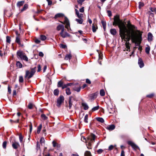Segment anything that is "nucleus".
Masks as SVG:
<instances>
[{"label":"nucleus","mask_w":156,"mask_h":156,"mask_svg":"<svg viewBox=\"0 0 156 156\" xmlns=\"http://www.w3.org/2000/svg\"><path fill=\"white\" fill-rule=\"evenodd\" d=\"M114 21L112 25L115 26H118L119 29L120 36L122 39H126V36L130 37L133 42L137 44V45L139 46L138 49L141 51L142 47L140 44L142 41L143 32L138 30L135 31L132 30L131 32L130 30L127 29L126 26V22L120 20L119 15H116L114 16Z\"/></svg>","instance_id":"1"},{"label":"nucleus","mask_w":156,"mask_h":156,"mask_svg":"<svg viewBox=\"0 0 156 156\" xmlns=\"http://www.w3.org/2000/svg\"><path fill=\"white\" fill-rule=\"evenodd\" d=\"M36 68V67H35L32 68L30 72L29 70L26 71L25 78H27V79H29L31 78L35 73Z\"/></svg>","instance_id":"2"},{"label":"nucleus","mask_w":156,"mask_h":156,"mask_svg":"<svg viewBox=\"0 0 156 156\" xmlns=\"http://www.w3.org/2000/svg\"><path fill=\"white\" fill-rule=\"evenodd\" d=\"M17 55L18 58H20L22 60L27 61L28 58L27 56L25 55L23 51H18L17 52Z\"/></svg>","instance_id":"3"},{"label":"nucleus","mask_w":156,"mask_h":156,"mask_svg":"<svg viewBox=\"0 0 156 156\" xmlns=\"http://www.w3.org/2000/svg\"><path fill=\"white\" fill-rule=\"evenodd\" d=\"M96 136L93 134H91V135L87 137V142H88L89 145L90 146L91 143L94 141Z\"/></svg>","instance_id":"4"},{"label":"nucleus","mask_w":156,"mask_h":156,"mask_svg":"<svg viewBox=\"0 0 156 156\" xmlns=\"http://www.w3.org/2000/svg\"><path fill=\"white\" fill-rule=\"evenodd\" d=\"M60 35L63 38H65L67 37H70V35L68 34L65 29L61 31L59 33Z\"/></svg>","instance_id":"5"},{"label":"nucleus","mask_w":156,"mask_h":156,"mask_svg":"<svg viewBox=\"0 0 156 156\" xmlns=\"http://www.w3.org/2000/svg\"><path fill=\"white\" fill-rule=\"evenodd\" d=\"M64 100V97L62 96H60L57 100V106L58 107H60L62 103L63 102Z\"/></svg>","instance_id":"6"},{"label":"nucleus","mask_w":156,"mask_h":156,"mask_svg":"<svg viewBox=\"0 0 156 156\" xmlns=\"http://www.w3.org/2000/svg\"><path fill=\"white\" fill-rule=\"evenodd\" d=\"M60 22L63 24H66L65 28L68 29L69 27L70 26V24L69 20L67 17L65 16V20L64 22L62 21H60Z\"/></svg>","instance_id":"7"},{"label":"nucleus","mask_w":156,"mask_h":156,"mask_svg":"<svg viewBox=\"0 0 156 156\" xmlns=\"http://www.w3.org/2000/svg\"><path fill=\"white\" fill-rule=\"evenodd\" d=\"M128 144L131 145L132 147L134 150H136L137 149H140L139 147L135 143L131 141H128Z\"/></svg>","instance_id":"8"},{"label":"nucleus","mask_w":156,"mask_h":156,"mask_svg":"<svg viewBox=\"0 0 156 156\" xmlns=\"http://www.w3.org/2000/svg\"><path fill=\"white\" fill-rule=\"evenodd\" d=\"M98 93V92L90 94L88 96L91 100H94L95 99L97 96Z\"/></svg>","instance_id":"9"},{"label":"nucleus","mask_w":156,"mask_h":156,"mask_svg":"<svg viewBox=\"0 0 156 156\" xmlns=\"http://www.w3.org/2000/svg\"><path fill=\"white\" fill-rule=\"evenodd\" d=\"M138 64L140 68L143 67L144 66L143 61L141 58H139L138 59Z\"/></svg>","instance_id":"10"},{"label":"nucleus","mask_w":156,"mask_h":156,"mask_svg":"<svg viewBox=\"0 0 156 156\" xmlns=\"http://www.w3.org/2000/svg\"><path fill=\"white\" fill-rule=\"evenodd\" d=\"M153 36L150 32L148 33L147 34V40L148 41L151 42L152 41L153 39Z\"/></svg>","instance_id":"11"},{"label":"nucleus","mask_w":156,"mask_h":156,"mask_svg":"<svg viewBox=\"0 0 156 156\" xmlns=\"http://www.w3.org/2000/svg\"><path fill=\"white\" fill-rule=\"evenodd\" d=\"M56 29L58 31L63 30L64 29V26L63 24L58 25L56 27Z\"/></svg>","instance_id":"12"},{"label":"nucleus","mask_w":156,"mask_h":156,"mask_svg":"<svg viewBox=\"0 0 156 156\" xmlns=\"http://www.w3.org/2000/svg\"><path fill=\"white\" fill-rule=\"evenodd\" d=\"M12 146L14 149H16L20 147V145L18 142H14L12 143Z\"/></svg>","instance_id":"13"},{"label":"nucleus","mask_w":156,"mask_h":156,"mask_svg":"<svg viewBox=\"0 0 156 156\" xmlns=\"http://www.w3.org/2000/svg\"><path fill=\"white\" fill-rule=\"evenodd\" d=\"M115 126L114 125H111L107 126L106 128L108 130L111 131L112 130L115 129Z\"/></svg>","instance_id":"14"},{"label":"nucleus","mask_w":156,"mask_h":156,"mask_svg":"<svg viewBox=\"0 0 156 156\" xmlns=\"http://www.w3.org/2000/svg\"><path fill=\"white\" fill-rule=\"evenodd\" d=\"M15 41L16 43H18V44L20 45V46H23V45L21 43L20 41V38L19 36L17 35V36H16Z\"/></svg>","instance_id":"15"},{"label":"nucleus","mask_w":156,"mask_h":156,"mask_svg":"<svg viewBox=\"0 0 156 156\" xmlns=\"http://www.w3.org/2000/svg\"><path fill=\"white\" fill-rule=\"evenodd\" d=\"M82 105L85 110H87L89 108V106L85 102H83L82 103Z\"/></svg>","instance_id":"16"},{"label":"nucleus","mask_w":156,"mask_h":156,"mask_svg":"<svg viewBox=\"0 0 156 156\" xmlns=\"http://www.w3.org/2000/svg\"><path fill=\"white\" fill-rule=\"evenodd\" d=\"M98 53L99 55L98 62L101 65V61L100 60L102 59V54L101 53H99V52H98Z\"/></svg>","instance_id":"17"},{"label":"nucleus","mask_w":156,"mask_h":156,"mask_svg":"<svg viewBox=\"0 0 156 156\" xmlns=\"http://www.w3.org/2000/svg\"><path fill=\"white\" fill-rule=\"evenodd\" d=\"M64 16V14L62 13H58L56 14L55 17L54 18L55 19H57L58 18H60L61 17H63Z\"/></svg>","instance_id":"18"},{"label":"nucleus","mask_w":156,"mask_h":156,"mask_svg":"<svg viewBox=\"0 0 156 156\" xmlns=\"http://www.w3.org/2000/svg\"><path fill=\"white\" fill-rule=\"evenodd\" d=\"M72 57V55L70 53L69 54H67L66 55L64 59L66 60H67L68 59L69 60L71 59Z\"/></svg>","instance_id":"19"},{"label":"nucleus","mask_w":156,"mask_h":156,"mask_svg":"<svg viewBox=\"0 0 156 156\" xmlns=\"http://www.w3.org/2000/svg\"><path fill=\"white\" fill-rule=\"evenodd\" d=\"M72 98H73V97L72 96H70L69 97V108L70 109L71 108L72 106V104H73V102L72 101Z\"/></svg>","instance_id":"20"},{"label":"nucleus","mask_w":156,"mask_h":156,"mask_svg":"<svg viewBox=\"0 0 156 156\" xmlns=\"http://www.w3.org/2000/svg\"><path fill=\"white\" fill-rule=\"evenodd\" d=\"M126 46V50L129 51L130 49V44L129 42H126L125 43Z\"/></svg>","instance_id":"21"},{"label":"nucleus","mask_w":156,"mask_h":156,"mask_svg":"<svg viewBox=\"0 0 156 156\" xmlns=\"http://www.w3.org/2000/svg\"><path fill=\"white\" fill-rule=\"evenodd\" d=\"M24 3V1L18 2L17 3V6L18 7L20 8L23 5Z\"/></svg>","instance_id":"22"},{"label":"nucleus","mask_w":156,"mask_h":156,"mask_svg":"<svg viewBox=\"0 0 156 156\" xmlns=\"http://www.w3.org/2000/svg\"><path fill=\"white\" fill-rule=\"evenodd\" d=\"M52 144H53V146L54 147H57L59 148L60 147V145L57 143L55 141H53Z\"/></svg>","instance_id":"23"},{"label":"nucleus","mask_w":156,"mask_h":156,"mask_svg":"<svg viewBox=\"0 0 156 156\" xmlns=\"http://www.w3.org/2000/svg\"><path fill=\"white\" fill-rule=\"evenodd\" d=\"M110 32L111 34L113 35H115L117 33L115 29H111Z\"/></svg>","instance_id":"24"},{"label":"nucleus","mask_w":156,"mask_h":156,"mask_svg":"<svg viewBox=\"0 0 156 156\" xmlns=\"http://www.w3.org/2000/svg\"><path fill=\"white\" fill-rule=\"evenodd\" d=\"M150 47L148 45L145 48V51L146 53L147 54H149L150 51Z\"/></svg>","instance_id":"25"},{"label":"nucleus","mask_w":156,"mask_h":156,"mask_svg":"<svg viewBox=\"0 0 156 156\" xmlns=\"http://www.w3.org/2000/svg\"><path fill=\"white\" fill-rule=\"evenodd\" d=\"M98 27L96 25H94V23L92 24V29L93 32H95L96 31Z\"/></svg>","instance_id":"26"},{"label":"nucleus","mask_w":156,"mask_h":156,"mask_svg":"<svg viewBox=\"0 0 156 156\" xmlns=\"http://www.w3.org/2000/svg\"><path fill=\"white\" fill-rule=\"evenodd\" d=\"M73 88L74 90L77 92H79L80 91L81 87L80 86H75Z\"/></svg>","instance_id":"27"},{"label":"nucleus","mask_w":156,"mask_h":156,"mask_svg":"<svg viewBox=\"0 0 156 156\" xmlns=\"http://www.w3.org/2000/svg\"><path fill=\"white\" fill-rule=\"evenodd\" d=\"M16 65L17 67L20 68L22 67V64L19 61L16 62Z\"/></svg>","instance_id":"28"},{"label":"nucleus","mask_w":156,"mask_h":156,"mask_svg":"<svg viewBox=\"0 0 156 156\" xmlns=\"http://www.w3.org/2000/svg\"><path fill=\"white\" fill-rule=\"evenodd\" d=\"M96 119L97 121L101 123H103L104 122V119L102 118L98 117L96 118Z\"/></svg>","instance_id":"29"},{"label":"nucleus","mask_w":156,"mask_h":156,"mask_svg":"<svg viewBox=\"0 0 156 156\" xmlns=\"http://www.w3.org/2000/svg\"><path fill=\"white\" fill-rule=\"evenodd\" d=\"M76 21L80 24H82L83 21V19L80 18V19H76Z\"/></svg>","instance_id":"30"},{"label":"nucleus","mask_w":156,"mask_h":156,"mask_svg":"<svg viewBox=\"0 0 156 156\" xmlns=\"http://www.w3.org/2000/svg\"><path fill=\"white\" fill-rule=\"evenodd\" d=\"M66 93L68 95H69L71 94V92L69 88H67L66 90Z\"/></svg>","instance_id":"31"},{"label":"nucleus","mask_w":156,"mask_h":156,"mask_svg":"<svg viewBox=\"0 0 156 156\" xmlns=\"http://www.w3.org/2000/svg\"><path fill=\"white\" fill-rule=\"evenodd\" d=\"M91 154L90 151H86L84 153V156H91Z\"/></svg>","instance_id":"32"},{"label":"nucleus","mask_w":156,"mask_h":156,"mask_svg":"<svg viewBox=\"0 0 156 156\" xmlns=\"http://www.w3.org/2000/svg\"><path fill=\"white\" fill-rule=\"evenodd\" d=\"M28 7V5L27 4H25L23 8L21 9V11L23 12L25 10H26L27 9Z\"/></svg>","instance_id":"33"},{"label":"nucleus","mask_w":156,"mask_h":156,"mask_svg":"<svg viewBox=\"0 0 156 156\" xmlns=\"http://www.w3.org/2000/svg\"><path fill=\"white\" fill-rule=\"evenodd\" d=\"M41 117L42 119L44 120H47L48 119V117L46 116L44 114H42L41 115Z\"/></svg>","instance_id":"34"},{"label":"nucleus","mask_w":156,"mask_h":156,"mask_svg":"<svg viewBox=\"0 0 156 156\" xmlns=\"http://www.w3.org/2000/svg\"><path fill=\"white\" fill-rule=\"evenodd\" d=\"M88 115L87 114H86L84 116V121L85 123L88 122Z\"/></svg>","instance_id":"35"},{"label":"nucleus","mask_w":156,"mask_h":156,"mask_svg":"<svg viewBox=\"0 0 156 156\" xmlns=\"http://www.w3.org/2000/svg\"><path fill=\"white\" fill-rule=\"evenodd\" d=\"M42 124H41L38 127L37 131V133L39 134L40 133L41 130V128H42Z\"/></svg>","instance_id":"36"},{"label":"nucleus","mask_w":156,"mask_h":156,"mask_svg":"<svg viewBox=\"0 0 156 156\" xmlns=\"http://www.w3.org/2000/svg\"><path fill=\"white\" fill-rule=\"evenodd\" d=\"M63 83V82L62 81H59L58 83V87H62Z\"/></svg>","instance_id":"37"},{"label":"nucleus","mask_w":156,"mask_h":156,"mask_svg":"<svg viewBox=\"0 0 156 156\" xmlns=\"http://www.w3.org/2000/svg\"><path fill=\"white\" fill-rule=\"evenodd\" d=\"M40 39L42 41H44L46 39V37L44 35H41L40 37Z\"/></svg>","instance_id":"38"},{"label":"nucleus","mask_w":156,"mask_h":156,"mask_svg":"<svg viewBox=\"0 0 156 156\" xmlns=\"http://www.w3.org/2000/svg\"><path fill=\"white\" fill-rule=\"evenodd\" d=\"M99 108V105H97L96 106H95V107H93L92 109V111H96V110H98V109Z\"/></svg>","instance_id":"39"},{"label":"nucleus","mask_w":156,"mask_h":156,"mask_svg":"<svg viewBox=\"0 0 156 156\" xmlns=\"http://www.w3.org/2000/svg\"><path fill=\"white\" fill-rule=\"evenodd\" d=\"M71 85V83H68L67 84H65L63 85L62 86V89H64L65 88H66L68 86H70Z\"/></svg>","instance_id":"40"},{"label":"nucleus","mask_w":156,"mask_h":156,"mask_svg":"<svg viewBox=\"0 0 156 156\" xmlns=\"http://www.w3.org/2000/svg\"><path fill=\"white\" fill-rule=\"evenodd\" d=\"M59 90L58 89L54 90V94L55 95H58L59 94Z\"/></svg>","instance_id":"41"},{"label":"nucleus","mask_w":156,"mask_h":156,"mask_svg":"<svg viewBox=\"0 0 156 156\" xmlns=\"http://www.w3.org/2000/svg\"><path fill=\"white\" fill-rule=\"evenodd\" d=\"M100 94L101 96H103L105 95V92L104 90H100Z\"/></svg>","instance_id":"42"},{"label":"nucleus","mask_w":156,"mask_h":156,"mask_svg":"<svg viewBox=\"0 0 156 156\" xmlns=\"http://www.w3.org/2000/svg\"><path fill=\"white\" fill-rule=\"evenodd\" d=\"M139 8L140 9L142 7H143L144 5V4L143 2H140L139 3Z\"/></svg>","instance_id":"43"},{"label":"nucleus","mask_w":156,"mask_h":156,"mask_svg":"<svg viewBox=\"0 0 156 156\" xmlns=\"http://www.w3.org/2000/svg\"><path fill=\"white\" fill-rule=\"evenodd\" d=\"M77 16L79 18H81L82 19V18L83 16V14L82 13H80L79 12H78V13H77L76 14Z\"/></svg>","instance_id":"44"},{"label":"nucleus","mask_w":156,"mask_h":156,"mask_svg":"<svg viewBox=\"0 0 156 156\" xmlns=\"http://www.w3.org/2000/svg\"><path fill=\"white\" fill-rule=\"evenodd\" d=\"M101 23L103 27V28L105 30L106 27V23L104 21H102Z\"/></svg>","instance_id":"45"},{"label":"nucleus","mask_w":156,"mask_h":156,"mask_svg":"<svg viewBox=\"0 0 156 156\" xmlns=\"http://www.w3.org/2000/svg\"><path fill=\"white\" fill-rule=\"evenodd\" d=\"M23 79L22 76H20L19 77V82L20 83H23Z\"/></svg>","instance_id":"46"},{"label":"nucleus","mask_w":156,"mask_h":156,"mask_svg":"<svg viewBox=\"0 0 156 156\" xmlns=\"http://www.w3.org/2000/svg\"><path fill=\"white\" fill-rule=\"evenodd\" d=\"M19 140H20V142H22L23 141V137L21 133L19 135Z\"/></svg>","instance_id":"47"},{"label":"nucleus","mask_w":156,"mask_h":156,"mask_svg":"<svg viewBox=\"0 0 156 156\" xmlns=\"http://www.w3.org/2000/svg\"><path fill=\"white\" fill-rule=\"evenodd\" d=\"M7 142L6 141H4L2 144V147L4 149H5L6 147Z\"/></svg>","instance_id":"48"},{"label":"nucleus","mask_w":156,"mask_h":156,"mask_svg":"<svg viewBox=\"0 0 156 156\" xmlns=\"http://www.w3.org/2000/svg\"><path fill=\"white\" fill-rule=\"evenodd\" d=\"M11 41V38L9 36H7L6 37V42L7 43H10Z\"/></svg>","instance_id":"49"},{"label":"nucleus","mask_w":156,"mask_h":156,"mask_svg":"<svg viewBox=\"0 0 156 156\" xmlns=\"http://www.w3.org/2000/svg\"><path fill=\"white\" fill-rule=\"evenodd\" d=\"M85 0H77V2L78 3L81 5L83 2Z\"/></svg>","instance_id":"50"},{"label":"nucleus","mask_w":156,"mask_h":156,"mask_svg":"<svg viewBox=\"0 0 156 156\" xmlns=\"http://www.w3.org/2000/svg\"><path fill=\"white\" fill-rule=\"evenodd\" d=\"M154 94L153 93H152L148 95H147L146 96L147 97H148L149 98H151L154 96Z\"/></svg>","instance_id":"51"},{"label":"nucleus","mask_w":156,"mask_h":156,"mask_svg":"<svg viewBox=\"0 0 156 156\" xmlns=\"http://www.w3.org/2000/svg\"><path fill=\"white\" fill-rule=\"evenodd\" d=\"M151 11L153 13H156V9L155 8H151Z\"/></svg>","instance_id":"52"},{"label":"nucleus","mask_w":156,"mask_h":156,"mask_svg":"<svg viewBox=\"0 0 156 156\" xmlns=\"http://www.w3.org/2000/svg\"><path fill=\"white\" fill-rule=\"evenodd\" d=\"M33 104L31 103H30L28 105V107L30 109H31L33 108Z\"/></svg>","instance_id":"53"},{"label":"nucleus","mask_w":156,"mask_h":156,"mask_svg":"<svg viewBox=\"0 0 156 156\" xmlns=\"http://www.w3.org/2000/svg\"><path fill=\"white\" fill-rule=\"evenodd\" d=\"M10 121L11 123H18L19 121V119H18L16 121H13L12 119H10Z\"/></svg>","instance_id":"54"},{"label":"nucleus","mask_w":156,"mask_h":156,"mask_svg":"<svg viewBox=\"0 0 156 156\" xmlns=\"http://www.w3.org/2000/svg\"><path fill=\"white\" fill-rule=\"evenodd\" d=\"M103 151V150L102 149H100L97 151V152L98 154H101Z\"/></svg>","instance_id":"55"},{"label":"nucleus","mask_w":156,"mask_h":156,"mask_svg":"<svg viewBox=\"0 0 156 156\" xmlns=\"http://www.w3.org/2000/svg\"><path fill=\"white\" fill-rule=\"evenodd\" d=\"M114 147L113 145H110L108 147V150L111 151Z\"/></svg>","instance_id":"56"},{"label":"nucleus","mask_w":156,"mask_h":156,"mask_svg":"<svg viewBox=\"0 0 156 156\" xmlns=\"http://www.w3.org/2000/svg\"><path fill=\"white\" fill-rule=\"evenodd\" d=\"M44 138L41 137L40 139V142L41 143H44Z\"/></svg>","instance_id":"57"},{"label":"nucleus","mask_w":156,"mask_h":156,"mask_svg":"<svg viewBox=\"0 0 156 156\" xmlns=\"http://www.w3.org/2000/svg\"><path fill=\"white\" fill-rule=\"evenodd\" d=\"M34 41L35 43L36 44H39L41 42L39 40L37 39H36Z\"/></svg>","instance_id":"58"},{"label":"nucleus","mask_w":156,"mask_h":156,"mask_svg":"<svg viewBox=\"0 0 156 156\" xmlns=\"http://www.w3.org/2000/svg\"><path fill=\"white\" fill-rule=\"evenodd\" d=\"M37 68H38V70L37 71V72H39L41 70V65H38Z\"/></svg>","instance_id":"59"},{"label":"nucleus","mask_w":156,"mask_h":156,"mask_svg":"<svg viewBox=\"0 0 156 156\" xmlns=\"http://www.w3.org/2000/svg\"><path fill=\"white\" fill-rule=\"evenodd\" d=\"M107 13H108V16L109 17H110V16H111L112 15V14L111 12L110 11V10H108L107 11Z\"/></svg>","instance_id":"60"},{"label":"nucleus","mask_w":156,"mask_h":156,"mask_svg":"<svg viewBox=\"0 0 156 156\" xmlns=\"http://www.w3.org/2000/svg\"><path fill=\"white\" fill-rule=\"evenodd\" d=\"M79 11L81 12H84V8L83 7L80 8L79 9Z\"/></svg>","instance_id":"61"},{"label":"nucleus","mask_w":156,"mask_h":156,"mask_svg":"<svg viewBox=\"0 0 156 156\" xmlns=\"http://www.w3.org/2000/svg\"><path fill=\"white\" fill-rule=\"evenodd\" d=\"M38 55L39 56L41 57H43L44 56V54L42 52H40L39 53Z\"/></svg>","instance_id":"62"},{"label":"nucleus","mask_w":156,"mask_h":156,"mask_svg":"<svg viewBox=\"0 0 156 156\" xmlns=\"http://www.w3.org/2000/svg\"><path fill=\"white\" fill-rule=\"evenodd\" d=\"M60 47L62 48H65L66 47V46L63 44H61L60 45Z\"/></svg>","instance_id":"63"},{"label":"nucleus","mask_w":156,"mask_h":156,"mask_svg":"<svg viewBox=\"0 0 156 156\" xmlns=\"http://www.w3.org/2000/svg\"><path fill=\"white\" fill-rule=\"evenodd\" d=\"M120 156H125V152L124 151L122 150L121 151Z\"/></svg>","instance_id":"64"}]
</instances>
